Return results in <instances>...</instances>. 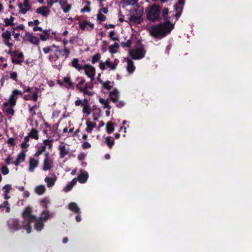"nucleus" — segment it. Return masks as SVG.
<instances>
[{
    "label": "nucleus",
    "instance_id": "2f4dec72",
    "mask_svg": "<svg viewBox=\"0 0 252 252\" xmlns=\"http://www.w3.org/2000/svg\"><path fill=\"white\" fill-rule=\"evenodd\" d=\"M82 112L83 113L86 114L87 116H89L91 113V108L90 104L83 105Z\"/></svg>",
    "mask_w": 252,
    "mask_h": 252
},
{
    "label": "nucleus",
    "instance_id": "603ef678",
    "mask_svg": "<svg viewBox=\"0 0 252 252\" xmlns=\"http://www.w3.org/2000/svg\"><path fill=\"white\" fill-rule=\"evenodd\" d=\"M53 47H54L55 48V52H58L60 57H63V50H62L60 49L59 46H57L55 44H53Z\"/></svg>",
    "mask_w": 252,
    "mask_h": 252
},
{
    "label": "nucleus",
    "instance_id": "e433bc0d",
    "mask_svg": "<svg viewBox=\"0 0 252 252\" xmlns=\"http://www.w3.org/2000/svg\"><path fill=\"white\" fill-rule=\"evenodd\" d=\"M99 101L100 103L104 105V107L105 108H107V109L109 110L111 109V106L109 105L107 100H105L102 98H100L99 99Z\"/></svg>",
    "mask_w": 252,
    "mask_h": 252
},
{
    "label": "nucleus",
    "instance_id": "f257e3e1",
    "mask_svg": "<svg viewBox=\"0 0 252 252\" xmlns=\"http://www.w3.org/2000/svg\"><path fill=\"white\" fill-rule=\"evenodd\" d=\"M168 8H164L162 11V16L165 21L164 23L151 27L150 32L153 36L161 38L170 33L174 29V25L171 23V17L168 16Z\"/></svg>",
    "mask_w": 252,
    "mask_h": 252
},
{
    "label": "nucleus",
    "instance_id": "0eeeda50",
    "mask_svg": "<svg viewBox=\"0 0 252 252\" xmlns=\"http://www.w3.org/2000/svg\"><path fill=\"white\" fill-rule=\"evenodd\" d=\"M23 38L24 41H29L34 45H38L39 43V40L38 37L28 32H26Z\"/></svg>",
    "mask_w": 252,
    "mask_h": 252
},
{
    "label": "nucleus",
    "instance_id": "4468645a",
    "mask_svg": "<svg viewBox=\"0 0 252 252\" xmlns=\"http://www.w3.org/2000/svg\"><path fill=\"white\" fill-rule=\"evenodd\" d=\"M26 158L25 152L24 151H21L17 156L16 160L13 163L16 166H18L20 163L25 161Z\"/></svg>",
    "mask_w": 252,
    "mask_h": 252
},
{
    "label": "nucleus",
    "instance_id": "69168bd1",
    "mask_svg": "<svg viewBox=\"0 0 252 252\" xmlns=\"http://www.w3.org/2000/svg\"><path fill=\"white\" fill-rule=\"evenodd\" d=\"M7 143L11 146H14L15 145L14 139L13 138H9L7 141Z\"/></svg>",
    "mask_w": 252,
    "mask_h": 252
},
{
    "label": "nucleus",
    "instance_id": "864d4df0",
    "mask_svg": "<svg viewBox=\"0 0 252 252\" xmlns=\"http://www.w3.org/2000/svg\"><path fill=\"white\" fill-rule=\"evenodd\" d=\"M63 52V56H64L65 58H68L70 53L69 49L67 47H64Z\"/></svg>",
    "mask_w": 252,
    "mask_h": 252
},
{
    "label": "nucleus",
    "instance_id": "13d9d810",
    "mask_svg": "<svg viewBox=\"0 0 252 252\" xmlns=\"http://www.w3.org/2000/svg\"><path fill=\"white\" fill-rule=\"evenodd\" d=\"M58 0H47L48 7H49V8H51L52 5L54 3H57Z\"/></svg>",
    "mask_w": 252,
    "mask_h": 252
},
{
    "label": "nucleus",
    "instance_id": "f3484780",
    "mask_svg": "<svg viewBox=\"0 0 252 252\" xmlns=\"http://www.w3.org/2000/svg\"><path fill=\"white\" fill-rule=\"evenodd\" d=\"M14 106H12L10 104L9 105H3L2 108V111L4 113H6V115H7L8 114H10L11 115H13L14 114V110L13 109Z\"/></svg>",
    "mask_w": 252,
    "mask_h": 252
},
{
    "label": "nucleus",
    "instance_id": "3c124183",
    "mask_svg": "<svg viewBox=\"0 0 252 252\" xmlns=\"http://www.w3.org/2000/svg\"><path fill=\"white\" fill-rule=\"evenodd\" d=\"M20 86L23 89L24 91L23 93H26V92H31L32 88L30 87H26L25 84H23L22 83H20Z\"/></svg>",
    "mask_w": 252,
    "mask_h": 252
},
{
    "label": "nucleus",
    "instance_id": "4be33fe9",
    "mask_svg": "<svg viewBox=\"0 0 252 252\" xmlns=\"http://www.w3.org/2000/svg\"><path fill=\"white\" fill-rule=\"evenodd\" d=\"M68 209L69 210L77 213V214H80L81 211L79 209V208L78 207L77 204L75 203L71 202L68 205Z\"/></svg>",
    "mask_w": 252,
    "mask_h": 252
},
{
    "label": "nucleus",
    "instance_id": "de8ad7c7",
    "mask_svg": "<svg viewBox=\"0 0 252 252\" xmlns=\"http://www.w3.org/2000/svg\"><path fill=\"white\" fill-rule=\"evenodd\" d=\"M132 41L131 39L127 40L126 42H122L121 43V46L123 48L127 47L129 48L131 46Z\"/></svg>",
    "mask_w": 252,
    "mask_h": 252
},
{
    "label": "nucleus",
    "instance_id": "bf43d9fd",
    "mask_svg": "<svg viewBox=\"0 0 252 252\" xmlns=\"http://www.w3.org/2000/svg\"><path fill=\"white\" fill-rule=\"evenodd\" d=\"M37 107V105L35 104L34 106L30 107L29 112L32 114V116L36 115L35 108Z\"/></svg>",
    "mask_w": 252,
    "mask_h": 252
},
{
    "label": "nucleus",
    "instance_id": "6e6d98bb",
    "mask_svg": "<svg viewBox=\"0 0 252 252\" xmlns=\"http://www.w3.org/2000/svg\"><path fill=\"white\" fill-rule=\"evenodd\" d=\"M1 170L2 174L4 175L8 174L9 172L8 168L5 165L2 166Z\"/></svg>",
    "mask_w": 252,
    "mask_h": 252
},
{
    "label": "nucleus",
    "instance_id": "f704fd0d",
    "mask_svg": "<svg viewBox=\"0 0 252 252\" xmlns=\"http://www.w3.org/2000/svg\"><path fill=\"white\" fill-rule=\"evenodd\" d=\"M85 2L87 3V5H85L83 8L81 9V13L84 12H90L91 10V7H90V5L91 4V2L89 0H86Z\"/></svg>",
    "mask_w": 252,
    "mask_h": 252
},
{
    "label": "nucleus",
    "instance_id": "1a4fd4ad",
    "mask_svg": "<svg viewBox=\"0 0 252 252\" xmlns=\"http://www.w3.org/2000/svg\"><path fill=\"white\" fill-rule=\"evenodd\" d=\"M85 74L89 77L90 76H94L95 74V69L94 67L90 64H86L83 66Z\"/></svg>",
    "mask_w": 252,
    "mask_h": 252
},
{
    "label": "nucleus",
    "instance_id": "6e6552de",
    "mask_svg": "<svg viewBox=\"0 0 252 252\" xmlns=\"http://www.w3.org/2000/svg\"><path fill=\"white\" fill-rule=\"evenodd\" d=\"M1 36L3 39V42L9 48H11L13 46V44L10 42L9 41L11 39V32L8 31H6L2 33Z\"/></svg>",
    "mask_w": 252,
    "mask_h": 252
},
{
    "label": "nucleus",
    "instance_id": "7c9ffc66",
    "mask_svg": "<svg viewBox=\"0 0 252 252\" xmlns=\"http://www.w3.org/2000/svg\"><path fill=\"white\" fill-rule=\"evenodd\" d=\"M106 131L109 134L112 133L114 131V123L111 122H108L106 125Z\"/></svg>",
    "mask_w": 252,
    "mask_h": 252
},
{
    "label": "nucleus",
    "instance_id": "4d7b16f0",
    "mask_svg": "<svg viewBox=\"0 0 252 252\" xmlns=\"http://www.w3.org/2000/svg\"><path fill=\"white\" fill-rule=\"evenodd\" d=\"M17 73L15 71L12 72L10 74V78L15 81H17Z\"/></svg>",
    "mask_w": 252,
    "mask_h": 252
},
{
    "label": "nucleus",
    "instance_id": "49530a36",
    "mask_svg": "<svg viewBox=\"0 0 252 252\" xmlns=\"http://www.w3.org/2000/svg\"><path fill=\"white\" fill-rule=\"evenodd\" d=\"M110 84L111 82L110 81H107L105 83L103 82L102 84L104 88L107 90H110L112 88V86L110 85Z\"/></svg>",
    "mask_w": 252,
    "mask_h": 252
},
{
    "label": "nucleus",
    "instance_id": "5fc2aeb1",
    "mask_svg": "<svg viewBox=\"0 0 252 252\" xmlns=\"http://www.w3.org/2000/svg\"><path fill=\"white\" fill-rule=\"evenodd\" d=\"M4 22L5 23V27H9V26H14V23H12L10 20L9 18H5L4 20Z\"/></svg>",
    "mask_w": 252,
    "mask_h": 252
},
{
    "label": "nucleus",
    "instance_id": "c03bdc74",
    "mask_svg": "<svg viewBox=\"0 0 252 252\" xmlns=\"http://www.w3.org/2000/svg\"><path fill=\"white\" fill-rule=\"evenodd\" d=\"M97 19L100 22H103L105 21L106 17L101 12H98L97 14Z\"/></svg>",
    "mask_w": 252,
    "mask_h": 252
},
{
    "label": "nucleus",
    "instance_id": "b1692460",
    "mask_svg": "<svg viewBox=\"0 0 252 252\" xmlns=\"http://www.w3.org/2000/svg\"><path fill=\"white\" fill-rule=\"evenodd\" d=\"M59 150H60V157L61 158H64L69 153V152L66 149L65 145L60 146Z\"/></svg>",
    "mask_w": 252,
    "mask_h": 252
},
{
    "label": "nucleus",
    "instance_id": "2eb2a0df",
    "mask_svg": "<svg viewBox=\"0 0 252 252\" xmlns=\"http://www.w3.org/2000/svg\"><path fill=\"white\" fill-rule=\"evenodd\" d=\"M59 3L64 13L68 12L71 8V5L67 4V0H59Z\"/></svg>",
    "mask_w": 252,
    "mask_h": 252
},
{
    "label": "nucleus",
    "instance_id": "a19ab883",
    "mask_svg": "<svg viewBox=\"0 0 252 252\" xmlns=\"http://www.w3.org/2000/svg\"><path fill=\"white\" fill-rule=\"evenodd\" d=\"M49 218V214L48 211H43L41 213V217L40 220L44 221H46Z\"/></svg>",
    "mask_w": 252,
    "mask_h": 252
},
{
    "label": "nucleus",
    "instance_id": "0e129e2a",
    "mask_svg": "<svg viewBox=\"0 0 252 252\" xmlns=\"http://www.w3.org/2000/svg\"><path fill=\"white\" fill-rule=\"evenodd\" d=\"M116 103V106L118 108H122L124 106H125L126 103L123 101H119L118 100H117V102Z\"/></svg>",
    "mask_w": 252,
    "mask_h": 252
},
{
    "label": "nucleus",
    "instance_id": "72a5a7b5",
    "mask_svg": "<svg viewBox=\"0 0 252 252\" xmlns=\"http://www.w3.org/2000/svg\"><path fill=\"white\" fill-rule=\"evenodd\" d=\"M42 220H36L34 224V228L37 231H40L43 229L44 224L42 221Z\"/></svg>",
    "mask_w": 252,
    "mask_h": 252
},
{
    "label": "nucleus",
    "instance_id": "8fccbe9b",
    "mask_svg": "<svg viewBox=\"0 0 252 252\" xmlns=\"http://www.w3.org/2000/svg\"><path fill=\"white\" fill-rule=\"evenodd\" d=\"M115 32L114 31H111L109 32V37L114 41H119V39L118 37H114Z\"/></svg>",
    "mask_w": 252,
    "mask_h": 252
},
{
    "label": "nucleus",
    "instance_id": "dca6fc26",
    "mask_svg": "<svg viewBox=\"0 0 252 252\" xmlns=\"http://www.w3.org/2000/svg\"><path fill=\"white\" fill-rule=\"evenodd\" d=\"M89 177L88 173L86 171L81 172L77 178L80 183H85L87 182Z\"/></svg>",
    "mask_w": 252,
    "mask_h": 252
},
{
    "label": "nucleus",
    "instance_id": "cd10ccee",
    "mask_svg": "<svg viewBox=\"0 0 252 252\" xmlns=\"http://www.w3.org/2000/svg\"><path fill=\"white\" fill-rule=\"evenodd\" d=\"M45 182L47 183V185L48 188L53 187L56 181V178H53L51 177H46L45 178Z\"/></svg>",
    "mask_w": 252,
    "mask_h": 252
},
{
    "label": "nucleus",
    "instance_id": "7ed1b4c3",
    "mask_svg": "<svg viewBox=\"0 0 252 252\" xmlns=\"http://www.w3.org/2000/svg\"><path fill=\"white\" fill-rule=\"evenodd\" d=\"M147 19L149 21L156 22L161 20L160 17L161 10L160 6L156 4H153L146 10Z\"/></svg>",
    "mask_w": 252,
    "mask_h": 252
},
{
    "label": "nucleus",
    "instance_id": "a18cd8bd",
    "mask_svg": "<svg viewBox=\"0 0 252 252\" xmlns=\"http://www.w3.org/2000/svg\"><path fill=\"white\" fill-rule=\"evenodd\" d=\"M53 140H48V139H45L43 141V143L44 144V145L45 147L46 146H47L49 147V148L50 149H51L53 146V145L52 144Z\"/></svg>",
    "mask_w": 252,
    "mask_h": 252
},
{
    "label": "nucleus",
    "instance_id": "680f3d73",
    "mask_svg": "<svg viewBox=\"0 0 252 252\" xmlns=\"http://www.w3.org/2000/svg\"><path fill=\"white\" fill-rule=\"evenodd\" d=\"M83 149H87L91 147V145L88 142H84L82 145Z\"/></svg>",
    "mask_w": 252,
    "mask_h": 252
},
{
    "label": "nucleus",
    "instance_id": "052dcab7",
    "mask_svg": "<svg viewBox=\"0 0 252 252\" xmlns=\"http://www.w3.org/2000/svg\"><path fill=\"white\" fill-rule=\"evenodd\" d=\"M11 61L13 63H16L17 64H19V65H21L22 62H23V60L21 59L17 60V59H14L13 58H11Z\"/></svg>",
    "mask_w": 252,
    "mask_h": 252
},
{
    "label": "nucleus",
    "instance_id": "5701e85b",
    "mask_svg": "<svg viewBox=\"0 0 252 252\" xmlns=\"http://www.w3.org/2000/svg\"><path fill=\"white\" fill-rule=\"evenodd\" d=\"M117 60L116 59L115 62L112 63L109 58L107 59L105 61L106 65L108 67L110 68L111 70H115L117 66L118 63H116Z\"/></svg>",
    "mask_w": 252,
    "mask_h": 252
},
{
    "label": "nucleus",
    "instance_id": "37998d69",
    "mask_svg": "<svg viewBox=\"0 0 252 252\" xmlns=\"http://www.w3.org/2000/svg\"><path fill=\"white\" fill-rule=\"evenodd\" d=\"M100 54L99 53H97L92 57V63L93 64L97 62L100 60Z\"/></svg>",
    "mask_w": 252,
    "mask_h": 252
},
{
    "label": "nucleus",
    "instance_id": "338daca9",
    "mask_svg": "<svg viewBox=\"0 0 252 252\" xmlns=\"http://www.w3.org/2000/svg\"><path fill=\"white\" fill-rule=\"evenodd\" d=\"M24 6L25 7V8H27L29 9V10L31 8V6L29 3V0H24Z\"/></svg>",
    "mask_w": 252,
    "mask_h": 252
},
{
    "label": "nucleus",
    "instance_id": "9d476101",
    "mask_svg": "<svg viewBox=\"0 0 252 252\" xmlns=\"http://www.w3.org/2000/svg\"><path fill=\"white\" fill-rule=\"evenodd\" d=\"M7 224L10 229L12 230H17L20 228L19 221L17 219H10L7 221Z\"/></svg>",
    "mask_w": 252,
    "mask_h": 252
},
{
    "label": "nucleus",
    "instance_id": "c756f323",
    "mask_svg": "<svg viewBox=\"0 0 252 252\" xmlns=\"http://www.w3.org/2000/svg\"><path fill=\"white\" fill-rule=\"evenodd\" d=\"M29 135L30 137L35 140H38L39 138L38 132L35 128H32Z\"/></svg>",
    "mask_w": 252,
    "mask_h": 252
},
{
    "label": "nucleus",
    "instance_id": "774afa93",
    "mask_svg": "<svg viewBox=\"0 0 252 252\" xmlns=\"http://www.w3.org/2000/svg\"><path fill=\"white\" fill-rule=\"evenodd\" d=\"M86 155L84 153H81L78 155L77 158L79 160H83L85 159Z\"/></svg>",
    "mask_w": 252,
    "mask_h": 252
},
{
    "label": "nucleus",
    "instance_id": "412c9836",
    "mask_svg": "<svg viewBox=\"0 0 252 252\" xmlns=\"http://www.w3.org/2000/svg\"><path fill=\"white\" fill-rule=\"evenodd\" d=\"M63 81L66 84L64 86L66 88L73 90L74 89V83L71 82L70 77H65L63 78Z\"/></svg>",
    "mask_w": 252,
    "mask_h": 252
},
{
    "label": "nucleus",
    "instance_id": "c85d7f7f",
    "mask_svg": "<svg viewBox=\"0 0 252 252\" xmlns=\"http://www.w3.org/2000/svg\"><path fill=\"white\" fill-rule=\"evenodd\" d=\"M89 100L87 98H84L83 100L78 99L76 100L75 101L74 104L75 106H78L80 105H88L90 104Z\"/></svg>",
    "mask_w": 252,
    "mask_h": 252
},
{
    "label": "nucleus",
    "instance_id": "9b49d317",
    "mask_svg": "<svg viewBox=\"0 0 252 252\" xmlns=\"http://www.w3.org/2000/svg\"><path fill=\"white\" fill-rule=\"evenodd\" d=\"M53 167V161L51 159L44 158L43 160V168L44 171L50 170Z\"/></svg>",
    "mask_w": 252,
    "mask_h": 252
},
{
    "label": "nucleus",
    "instance_id": "20e7f679",
    "mask_svg": "<svg viewBox=\"0 0 252 252\" xmlns=\"http://www.w3.org/2000/svg\"><path fill=\"white\" fill-rule=\"evenodd\" d=\"M134 13L130 16L129 20L135 24L141 23L143 20L142 16L144 13L143 8L139 6L137 8L134 9Z\"/></svg>",
    "mask_w": 252,
    "mask_h": 252
},
{
    "label": "nucleus",
    "instance_id": "39448f33",
    "mask_svg": "<svg viewBox=\"0 0 252 252\" xmlns=\"http://www.w3.org/2000/svg\"><path fill=\"white\" fill-rule=\"evenodd\" d=\"M23 92L15 89L13 91L11 94L10 95L8 102H4L3 103V105H9L10 104L12 106H15L16 104L17 99L18 95H22Z\"/></svg>",
    "mask_w": 252,
    "mask_h": 252
},
{
    "label": "nucleus",
    "instance_id": "aec40b11",
    "mask_svg": "<svg viewBox=\"0 0 252 252\" xmlns=\"http://www.w3.org/2000/svg\"><path fill=\"white\" fill-rule=\"evenodd\" d=\"M119 96V92L117 89H115L112 92L110 93V97L111 100L114 102L116 103Z\"/></svg>",
    "mask_w": 252,
    "mask_h": 252
},
{
    "label": "nucleus",
    "instance_id": "e2e57ef3",
    "mask_svg": "<svg viewBox=\"0 0 252 252\" xmlns=\"http://www.w3.org/2000/svg\"><path fill=\"white\" fill-rule=\"evenodd\" d=\"M31 100H32L34 101H37L38 99V94L37 92H34L32 94V96L31 97Z\"/></svg>",
    "mask_w": 252,
    "mask_h": 252
},
{
    "label": "nucleus",
    "instance_id": "09e8293b",
    "mask_svg": "<svg viewBox=\"0 0 252 252\" xmlns=\"http://www.w3.org/2000/svg\"><path fill=\"white\" fill-rule=\"evenodd\" d=\"M53 48H54V47H53V45L50 46L45 47L43 48V51L44 54H48L53 51Z\"/></svg>",
    "mask_w": 252,
    "mask_h": 252
},
{
    "label": "nucleus",
    "instance_id": "f03ea898",
    "mask_svg": "<svg viewBox=\"0 0 252 252\" xmlns=\"http://www.w3.org/2000/svg\"><path fill=\"white\" fill-rule=\"evenodd\" d=\"M32 210L30 207H27L22 212V216L24 219L23 227L26 230L27 233H31L32 226L31 223L36 220V217L32 215Z\"/></svg>",
    "mask_w": 252,
    "mask_h": 252
},
{
    "label": "nucleus",
    "instance_id": "a211bd4d",
    "mask_svg": "<svg viewBox=\"0 0 252 252\" xmlns=\"http://www.w3.org/2000/svg\"><path fill=\"white\" fill-rule=\"evenodd\" d=\"M127 67L126 69L129 73H132L135 69V67L134 65V62L130 59L127 58L126 60Z\"/></svg>",
    "mask_w": 252,
    "mask_h": 252
},
{
    "label": "nucleus",
    "instance_id": "ea45409f",
    "mask_svg": "<svg viewBox=\"0 0 252 252\" xmlns=\"http://www.w3.org/2000/svg\"><path fill=\"white\" fill-rule=\"evenodd\" d=\"M60 58V55H59L58 52H55L54 53V55H50L48 59L51 62L53 61H57Z\"/></svg>",
    "mask_w": 252,
    "mask_h": 252
},
{
    "label": "nucleus",
    "instance_id": "ddd939ff",
    "mask_svg": "<svg viewBox=\"0 0 252 252\" xmlns=\"http://www.w3.org/2000/svg\"><path fill=\"white\" fill-rule=\"evenodd\" d=\"M39 161L35 159L34 158H30L29 159V171L32 172L35 168L38 166Z\"/></svg>",
    "mask_w": 252,
    "mask_h": 252
},
{
    "label": "nucleus",
    "instance_id": "473e14b6",
    "mask_svg": "<svg viewBox=\"0 0 252 252\" xmlns=\"http://www.w3.org/2000/svg\"><path fill=\"white\" fill-rule=\"evenodd\" d=\"M45 187L44 186L42 185L38 186L36 187L35 189V192L38 195L43 194L45 191Z\"/></svg>",
    "mask_w": 252,
    "mask_h": 252
},
{
    "label": "nucleus",
    "instance_id": "393cba45",
    "mask_svg": "<svg viewBox=\"0 0 252 252\" xmlns=\"http://www.w3.org/2000/svg\"><path fill=\"white\" fill-rule=\"evenodd\" d=\"M79 80L80 81H79V83L76 85V88L80 92V90L84 89L85 88V84L86 83V80L84 78L82 77H78L77 80Z\"/></svg>",
    "mask_w": 252,
    "mask_h": 252
},
{
    "label": "nucleus",
    "instance_id": "6ab92c4d",
    "mask_svg": "<svg viewBox=\"0 0 252 252\" xmlns=\"http://www.w3.org/2000/svg\"><path fill=\"white\" fill-rule=\"evenodd\" d=\"M47 8H49L48 5L47 6H43L37 8L36 12L38 14H41L43 16H46L49 12V10Z\"/></svg>",
    "mask_w": 252,
    "mask_h": 252
},
{
    "label": "nucleus",
    "instance_id": "f8f14e48",
    "mask_svg": "<svg viewBox=\"0 0 252 252\" xmlns=\"http://www.w3.org/2000/svg\"><path fill=\"white\" fill-rule=\"evenodd\" d=\"M79 28L82 30H85L86 29L87 31H91L94 28V24L90 23L87 21H85L80 23Z\"/></svg>",
    "mask_w": 252,
    "mask_h": 252
},
{
    "label": "nucleus",
    "instance_id": "79ce46f5",
    "mask_svg": "<svg viewBox=\"0 0 252 252\" xmlns=\"http://www.w3.org/2000/svg\"><path fill=\"white\" fill-rule=\"evenodd\" d=\"M119 47V44L117 43H115L114 44V45H111L109 46V52L111 53H115L117 52V51L116 50L114 49L115 48H118Z\"/></svg>",
    "mask_w": 252,
    "mask_h": 252
},
{
    "label": "nucleus",
    "instance_id": "423d86ee",
    "mask_svg": "<svg viewBox=\"0 0 252 252\" xmlns=\"http://www.w3.org/2000/svg\"><path fill=\"white\" fill-rule=\"evenodd\" d=\"M146 51L143 46L137 49H133L129 52V55L134 60H140L144 57Z\"/></svg>",
    "mask_w": 252,
    "mask_h": 252
},
{
    "label": "nucleus",
    "instance_id": "a878e982",
    "mask_svg": "<svg viewBox=\"0 0 252 252\" xmlns=\"http://www.w3.org/2000/svg\"><path fill=\"white\" fill-rule=\"evenodd\" d=\"M86 125H87V128H86V131L88 133H91L93 128L96 126V123H93L89 121H87L86 122Z\"/></svg>",
    "mask_w": 252,
    "mask_h": 252
},
{
    "label": "nucleus",
    "instance_id": "4c0bfd02",
    "mask_svg": "<svg viewBox=\"0 0 252 252\" xmlns=\"http://www.w3.org/2000/svg\"><path fill=\"white\" fill-rule=\"evenodd\" d=\"M80 92L82 93L84 95H87L90 96H93L94 94V92L89 91L86 87H85L84 89L80 90Z\"/></svg>",
    "mask_w": 252,
    "mask_h": 252
},
{
    "label": "nucleus",
    "instance_id": "bb28decb",
    "mask_svg": "<svg viewBox=\"0 0 252 252\" xmlns=\"http://www.w3.org/2000/svg\"><path fill=\"white\" fill-rule=\"evenodd\" d=\"M72 65L73 67L78 69L79 71L83 68V66L79 63V60L78 59H74L72 62Z\"/></svg>",
    "mask_w": 252,
    "mask_h": 252
},
{
    "label": "nucleus",
    "instance_id": "c9c22d12",
    "mask_svg": "<svg viewBox=\"0 0 252 252\" xmlns=\"http://www.w3.org/2000/svg\"><path fill=\"white\" fill-rule=\"evenodd\" d=\"M105 142L109 148H111L114 144V140L111 136H108L105 139Z\"/></svg>",
    "mask_w": 252,
    "mask_h": 252
},
{
    "label": "nucleus",
    "instance_id": "58836bf2",
    "mask_svg": "<svg viewBox=\"0 0 252 252\" xmlns=\"http://www.w3.org/2000/svg\"><path fill=\"white\" fill-rule=\"evenodd\" d=\"M46 147L45 146H41V147H38V150L34 154V156L35 157H38L46 150Z\"/></svg>",
    "mask_w": 252,
    "mask_h": 252
}]
</instances>
